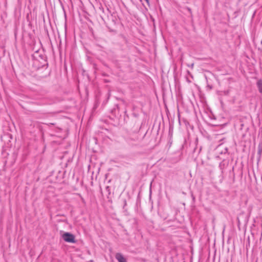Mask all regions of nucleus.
<instances>
[{"label":"nucleus","mask_w":262,"mask_h":262,"mask_svg":"<svg viewBox=\"0 0 262 262\" xmlns=\"http://www.w3.org/2000/svg\"><path fill=\"white\" fill-rule=\"evenodd\" d=\"M62 238L67 242L74 243H75L74 236L70 233L66 232L63 234Z\"/></svg>","instance_id":"f257e3e1"},{"label":"nucleus","mask_w":262,"mask_h":262,"mask_svg":"<svg viewBox=\"0 0 262 262\" xmlns=\"http://www.w3.org/2000/svg\"><path fill=\"white\" fill-rule=\"evenodd\" d=\"M115 258L118 262H127L126 259L120 253H117L115 255Z\"/></svg>","instance_id":"f03ea898"},{"label":"nucleus","mask_w":262,"mask_h":262,"mask_svg":"<svg viewBox=\"0 0 262 262\" xmlns=\"http://www.w3.org/2000/svg\"><path fill=\"white\" fill-rule=\"evenodd\" d=\"M256 86L258 92L262 94V80L259 79L256 82Z\"/></svg>","instance_id":"7ed1b4c3"},{"label":"nucleus","mask_w":262,"mask_h":262,"mask_svg":"<svg viewBox=\"0 0 262 262\" xmlns=\"http://www.w3.org/2000/svg\"><path fill=\"white\" fill-rule=\"evenodd\" d=\"M138 140V138L137 137H136L135 138H131L129 137L127 139V141L128 143H131L132 141H136Z\"/></svg>","instance_id":"20e7f679"},{"label":"nucleus","mask_w":262,"mask_h":262,"mask_svg":"<svg viewBox=\"0 0 262 262\" xmlns=\"http://www.w3.org/2000/svg\"><path fill=\"white\" fill-rule=\"evenodd\" d=\"M224 165L225 164L223 163H222V162L220 163V164L219 165V167L222 170V172H223V168H224Z\"/></svg>","instance_id":"39448f33"},{"label":"nucleus","mask_w":262,"mask_h":262,"mask_svg":"<svg viewBox=\"0 0 262 262\" xmlns=\"http://www.w3.org/2000/svg\"><path fill=\"white\" fill-rule=\"evenodd\" d=\"M145 1L147 3V5L149 6V0H145Z\"/></svg>","instance_id":"423d86ee"},{"label":"nucleus","mask_w":262,"mask_h":262,"mask_svg":"<svg viewBox=\"0 0 262 262\" xmlns=\"http://www.w3.org/2000/svg\"><path fill=\"white\" fill-rule=\"evenodd\" d=\"M106 189L107 190H108V189H109V186H107V187H106Z\"/></svg>","instance_id":"0eeeda50"}]
</instances>
